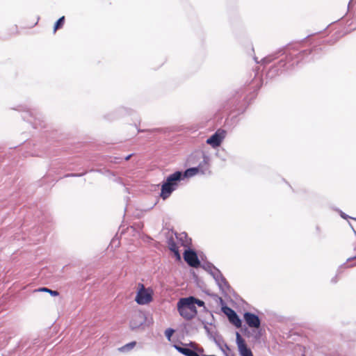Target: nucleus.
<instances>
[{
    "mask_svg": "<svg viewBox=\"0 0 356 356\" xmlns=\"http://www.w3.org/2000/svg\"><path fill=\"white\" fill-rule=\"evenodd\" d=\"M193 300H195V298L190 296L181 298L177 302L179 314L187 320L193 318L197 313L196 307L193 305Z\"/></svg>",
    "mask_w": 356,
    "mask_h": 356,
    "instance_id": "obj_1",
    "label": "nucleus"
},
{
    "mask_svg": "<svg viewBox=\"0 0 356 356\" xmlns=\"http://www.w3.org/2000/svg\"><path fill=\"white\" fill-rule=\"evenodd\" d=\"M182 179V173L177 171L168 177L161 186V197L165 200L177 188L179 182Z\"/></svg>",
    "mask_w": 356,
    "mask_h": 356,
    "instance_id": "obj_2",
    "label": "nucleus"
},
{
    "mask_svg": "<svg viewBox=\"0 0 356 356\" xmlns=\"http://www.w3.org/2000/svg\"><path fill=\"white\" fill-rule=\"evenodd\" d=\"M153 295L154 291L151 288H146L143 284L139 283L135 301L140 305H147L153 300Z\"/></svg>",
    "mask_w": 356,
    "mask_h": 356,
    "instance_id": "obj_3",
    "label": "nucleus"
},
{
    "mask_svg": "<svg viewBox=\"0 0 356 356\" xmlns=\"http://www.w3.org/2000/svg\"><path fill=\"white\" fill-rule=\"evenodd\" d=\"M184 259L185 261L191 267L197 268L200 265V261L194 250L186 249L184 252Z\"/></svg>",
    "mask_w": 356,
    "mask_h": 356,
    "instance_id": "obj_4",
    "label": "nucleus"
},
{
    "mask_svg": "<svg viewBox=\"0 0 356 356\" xmlns=\"http://www.w3.org/2000/svg\"><path fill=\"white\" fill-rule=\"evenodd\" d=\"M222 311L228 317L231 323L234 325L236 327H241V321L237 316L236 313L232 308L227 306H222Z\"/></svg>",
    "mask_w": 356,
    "mask_h": 356,
    "instance_id": "obj_5",
    "label": "nucleus"
},
{
    "mask_svg": "<svg viewBox=\"0 0 356 356\" xmlns=\"http://www.w3.org/2000/svg\"><path fill=\"white\" fill-rule=\"evenodd\" d=\"M145 322V314L140 311H138L132 315L129 325L131 329H137L143 325Z\"/></svg>",
    "mask_w": 356,
    "mask_h": 356,
    "instance_id": "obj_6",
    "label": "nucleus"
},
{
    "mask_svg": "<svg viewBox=\"0 0 356 356\" xmlns=\"http://www.w3.org/2000/svg\"><path fill=\"white\" fill-rule=\"evenodd\" d=\"M225 136V131L218 129L214 134L207 140V143L213 147H217L220 145Z\"/></svg>",
    "mask_w": 356,
    "mask_h": 356,
    "instance_id": "obj_7",
    "label": "nucleus"
},
{
    "mask_svg": "<svg viewBox=\"0 0 356 356\" xmlns=\"http://www.w3.org/2000/svg\"><path fill=\"white\" fill-rule=\"evenodd\" d=\"M236 343L241 356H253L251 350L248 348L245 340L238 332H236Z\"/></svg>",
    "mask_w": 356,
    "mask_h": 356,
    "instance_id": "obj_8",
    "label": "nucleus"
},
{
    "mask_svg": "<svg viewBox=\"0 0 356 356\" xmlns=\"http://www.w3.org/2000/svg\"><path fill=\"white\" fill-rule=\"evenodd\" d=\"M243 317L249 327L254 328L259 327L260 319L256 314L250 312H245Z\"/></svg>",
    "mask_w": 356,
    "mask_h": 356,
    "instance_id": "obj_9",
    "label": "nucleus"
},
{
    "mask_svg": "<svg viewBox=\"0 0 356 356\" xmlns=\"http://www.w3.org/2000/svg\"><path fill=\"white\" fill-rule=\"evenodd\" d=\"M168 248L172 252L176 257L177 260H181V255L179 251V247L177 244L175 242L173 238H170L168 241Z\"/></svg>",
    "mask_w": 356,
    "mask_h": 356,
    "instance_id": "obj_10",
    "label": "nucleus"
},
{
    "mask_svg": "<svg viewBox=\"0 0 356 356\" xmlns=\"http://www.w3.org/2000/svg\"><path fill=\"white\" fill-rule=\"evenodd\" d=\"M179 243L184 248H189L191 245V239L188 238L186 233L179 234L177 236Z\"/></svg>",
    "mask_w": 356,
    "mask_h": 356,
    "instance_id": "obj_11",
    "label": "nucleus"
},
{
    "mask_svg": "<svg viewBox=\"0 0 356 356\" xmlns=\"http://www.w3.org/2000/svg\"><path fill=\"white\" fill-rule=\"evenodd\" d=\"M174 347L179 353L186 356H200L195 351L188 348H183L177 345H174Z\"/></svg>",
    "mask_w": 356,
    "mask_h": 356,
    "instance_id": "obj_12",
    "label": "nucleus"
},
{
    "mask_svg": "<svg viewBox=\"0 0 356 356\" xmlns=\"http://www.w3.org/2000/svg\"><path fill=\"white\" fill-rule=\"evenodd\" d=\"M199 171H200V169L198 168H188L184 172V174L182 175V177H193V176L197 175L199 172Z\"/></svg>",
    "mask_w": 356,
    "mask_h": 356,
    "instance_id": "obj_13",
    "label": "nucleus"
},
{
    "mask_svg": "<svg viewBox=\"0 0 356 356\" xmlns=\"http://www.w3.org/2000/svg\"><path fill=\"white\" fill-rule=\"evenodd\" d=\"M136 342L132 341V342L127 343L126 345L120 347L118 350L120 352L129 351V350L133 349L136 346Z\"/></svg>",
    "mask_w": 356,
    "mask_h": 356,
    "instance_id": "obj_14",
    "label": "nucleus"
},
{
    "mask_svg": "<svg viewBox=\"0 0 356 356\" xmlns=\"http://www.w3.org/2000/svg\"><path fill=\"white\" fill-rule=\"evenodd\" d=\"M65 23V17L63 16L60 17L58 21L56 22L54 28V33L58 29H60Z\"/></svg>",
    "mask_w": 356,
    "mask_h": 356,
    "instance_id": "obj_15",
    "label": "nucleus"
},
{
    "mask_svg": "<svg viewBox=\"0 0 356 356\" xmlns=\"http://www.w3.org/2000/svg\"><path fill=\"white\" fill-rule=\"evenodd\" d=\"M38 291H45L47 292V293H50L51 296H57L59 295V293L57 291H52L48 288H40Z\"/></svg>",
    "mask_w": 356,
    "mask_h": 356,
    "instance_id": "obj_16",
    "label": "nucleus"
},
{
    "mask_svg": "<svg viewBox=\"0 0 356 356\" xmlns=\"http://www.w3.org/2000/svg\"><path fill=\"white\" fill-rule=\"evenodd\" d=\"M174 333V330L171 329V328H169V329H167L165 332V337L168 339V340H170V338L172 337V335Z\"/></svg>",
    "mask_w": 356,
    "mask_h": 356,
    "instance_id": "obj_17",
    "label": "nucleus"
},
{
    "mask_svg": "<svg viewBox=\"0 0 356 356\" xmlns=\"http://www.w3.org/2000/svg\"><path fill=\"white\" fill-rule=\"evenodd\" d=\"M193 305H197L200 307H202L204 305V302L202 300H200L195 298V300H193Z\"/></svg>",
    "mask_w": 356,
    "mask_h": 356,
    "instance_id": "obj_18",
    "label": "nucleus"
},
{
    "mask_svg": "<svg viewBox=\"0 0 356 356\" xmlns=\"http://www.w3.org/2000/svg\"><path fill=\"white\" fill-rule=\"evenodd\" d=\"M84 175V173L81 174V175L72 174V175H70V176H72V177H76V176H81V175ZM67 176L68 177L69 175H67Z\"/></svg>",
    "mask_w": 356,
    "mask_h": 356,
    "instance_id": "obj_19",
    "label": "nucleus"
},
{
    "mask_svg": "<svg viewBox=\"0 0 356 356\" xmlns=\"http://www.w3.org/2000/svg\"><path fill=\"white\" fill-rule=\"evenodd\" d=\"M131 155H129V156H127L125 158V159L127 161V160H129V159H130V157H131Z\"/></svg>",
    "mask_w": 356,
    "mask_h": 356,
    "instance_id": "obj_20",
    "label": "nucleus"
},
{
    "mask_svg": "<svg viewBox=\"0 0 356 356\" xmlns=\"http://www.w3.org/2000/svg\"><path fill=\"white\" fill-rule=\"evenodd\" d=\"M353 259L356 260V255L353 257Z\"/></svg>",
    "mask_w": 356,
    "mask_h": 356,
    "instance_id": "obj_21",
    "label": "nucleus"
}]
</instances>
